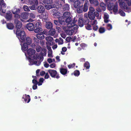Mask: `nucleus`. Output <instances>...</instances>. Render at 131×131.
<instances>
[{"mask_svg":"<svg viewBox=\"0 0 131 131\" xmlns=\"http://www.w3.org/2000/svg\"><path fill=\"white\" fill-rule=\"evenodd\" d=\"M95 11V9L93 7H89L88 16L90 19H95V16L98 17L99 16V13Z\"/></svg>","mask_w":131,"mask_h":131,"instance_id":"obj_1","label":"nucleus"},{"mask_svg":"<svg viewBox=\"0 0 131 131\" xmlns=\"http://www.w3.org/2000/svg\"><path fill=\"white\" fill-rule=\"evenodd\" d=\"M35 50L32 48H29L27 50V53L28 55L29 59H30V58L34 59H37L38 58L39 56L38 54L35 55Z\"/></svg>","mask_w":131,"mask_h":131,"instance_id":"obj_2","label":"nucleus"},{"mask_svg":"<svg viewBox=\"0 0 131 131\" xmlns=\"http://www.w3.org/2000/svg\"><path fill=\"white\" fill-rule=\"evenodd\" d=\"M16 34L18 36V38H20L21 41L22 42H24L25 41L26 35L24 31L20 30H17Z\"/></svg>","mask_w":131,"mask_h":131,"instance_id":"obj_3","label":"nucleus"},{"mask_svg":"<svg viewBox=\"0 0 131 131\" xmlns=\"http://www.w3.org/2000/svg\"><path fill=\"white\" fill-rule=\"evenodd\" d=\"M118 5L117 4L110 3L108 5V9L109 10H113V12L114 13V14H116V13L118 12Z\"/></svg>","mask_w":131,"mask_h":131,"instance_id":"obj_4","label":"nucleus"},{"mask_svg":"<svg viewBox=\"0 0 131 131\" xmlns=\"http://www.w3.org/2000/svg\"><path fill=\"white\" fill-rule=\"evenodd\" d=\"M48 72L50 74V76L53 78H56L57 79H58L60 78V76L56 70L51 69H49L48 71Z\"/></svg>","mask_w":131,"mask_h":131,"instance_id":"obj_5","label":"nucleus"},{"mask_svg":"<svg viewBox=\"0 0 131 131\" xmlns=\"http://www.w3.org/2000/svg\"><path fill=\"white\" fill-rule=\"evenodd\" d=\"M41 22H37L35 25V28L34 32L36 33H39L42 31L41 28Z\"/></svg>","mask_w":131,"mask_h":131,"instance_id":"obj_6","label":"nucleus"},{"mask_svg":"<svg viewBox=\"0 0 131 131\" xmlns=\"http://www.w3.org/2000/svg\"><path fill=\"white\" fill-rule=\"evenodd\" d=\"M32 4L29 6V8L32 10H36L37 8V5L38 3V0H32Z\"/></svg>","mask_w":131,"mask_h":131,"instance_id":"obj_7","label":"nucleus"},{"mask_svg":"<svg viewBox=\"0 0 131 131\" xmlns=\"http://www.w3.org/2000/svg\"><path fill=\"white\" fill-rule=\"evenodd\" d=\"M76 22L75 21H73L72 23L69 24L68 25V27L70 28H71V29L73 30L74 32L77 31L78 28V26L75 24Z\"/></svg>","mask_w":131,"mask_h":131,"instance_id":"obj_8","label":"nucleus"},{"mask_svg":"<svg viewBox=\"0 0 131 131\" xmlns=\"http://www.w3.org/2000/svg\"><path fill=\"white\" fill-rule=\"evenodd\" d=\"M59 21L60 27H63V29L64 30V27L63 26L66 24L65 18L63 17H60L58 19Z\"/></svg>","mask_w":131,"mask_h":131,"instance_id":"obj_9","label":"nucleus"},{"mask_svg":"<svg viewBox=\"0 0 131 131\" xmlns=\"http://www.w3.org/2000/svg\"><path fill=\"white\" fill-rule=\"evenodd\" d=\"M14 22L15 24V27L17 30H20L19 29L21 28L23 25L22 23L16 19H14Z\"/></svg>","mask_w":131,"mask_h":131,"instance_id":"obj_10","label":"nucleus"},{"mask_svg":"<svg viewBox=\"0 0 131 131\" xmlns=\"http://www.w3.org/2000/svg\"><path fill=\"white\" fill-rule=\"evenodd\" d=\"M26 28L29 31H32L34 30L35 25L32 23H30L27 24Z\"/></svg>","mask_w":131,"mask_h":131,"instance_id":"obj_11","label":"nucleus"},{"mask_svg":"<svg viewBox=\"0 0 131 131\" xmlns=\"http://www.w3.org/2000/svg\"><path fill=\"white\" fill-rule=\"evenodd\" d=\"M89 4V1L88 0L85 1L83 8V12H85L88 10V5Z\"/></svg>","mask_w":131,"mask_h":131,"instance_id":"obj_12","label":"nucleus"},{"mask_svg":"<svg viewBox=\"0 0 131 131\" xmlns=\"http://www.w3.org/2000/svg\"><path fill=\"white\" fill-rule=\"evenodd\" d=\"M37 9V11L39 13H42L44 12L45 10L44 7L41 5H40L38 6Z\"/></svg>","mask_w":131,"mask_h":131,"instance_id":"obj_13","label":"nucleus"},{"mask_svg":"<svg viewBox=\"0 0 131 131\" xmlns=\"http://www.w3.org/2000/svg\"><path fill=\"white\" fill-rule=\"evenodd\" d=\"M12 17V14L10 11L6 13L5 16V18L7 21L11 20Z\"/></svg>","mask_w":131,"mask_h":131,"instance_id":"obj_14","label":"nucleus"},{"mask_svg":"<svg viewBox=\"0 0 131 131\" xmlns=\"http://www.w3.org/2000/svg\"><path fill=\"white\" fill-rule=\"evenodd\" d=\"M40 16L45 20H47L48 17V13L47 12H45L41 14Z\"/></svg>","mask_w":131,"mask_h":131,"instance_id":"obj_15","label":"nucleus"},{"mask_svg":"<svg viewBox=\"0 0 131 131\" xmlns=\"http://www.w3.org/2000/svg\"><path fill=\"white\" fill-rule=\"evenodd\" d=\"M6 5L4 0H0V11H1L2 9V7L5 8Z\"/></svg>","mask_w":131,"mask_h":131,"instance_id":"obj_16","label":"nucleus"},{"mask_svg":"<svg viewBox=\"0 0 131 131\" xmlns=\"http://www.w3.org/2000/svg\"><path fill=\"white\" fill-rule=\"evenodd\" d=\"M65 31L67 35L70 36L73 35L74 32V31L71 29L70 28H68L67 29H66Z\"/></svg>","mask_w":131,"mask_h":131,"instance_id":"obj_17","label":"nucleus"},{"mask_svg":"<svg viewBox=\"0 0 131 131\" xmlns=\"http://www.w3.org/2000/svg\"><path fill=\"white\" fill-rule=\"evenodd\" d=\"M46 28L48 29H50L53 27L52 24L50 22H46L45 25Z\"/></svg>","mask_w":131,"mask_h":131,"instance_id":"obj_18","label":"nucleus"},{"mask_svg":"<svg viewBox=\"0 0 131 131\" xmlns=\"http://www.w3.org/2000/svg\"><path fill=\"white\" fill-rule=\"evenodd\" d=\"M64 0H60L57 2V6H58V7H62L65 3Z\"/></svg>","mask_w":131,"mask_h":131,"instance_id":"obj_19","label":"nucleus"},{"mask_svg":"<svg viewBox=\"0 0 131 131\" xmlns=\"http://www.w3.org/2000/svg\"><path fill=\"white\" fill-rule=\"evenodd\" d=\"M6 26L7 28L9 30L13 29L14 27V25L12 23H7Z\"/></svg>","mask_w":131,"mask_h":131,"instance_id":"obj_20","label":"nucleus"},{"mask_svg":"<svg viewBox=\"0 0 131 131\" xmlns=\"http://www.w3.org/2000/svg\"><path fill=\"white\" fill-rule=\"evenodd\" d=\"M73 2H74L73 4L74 7L76 9L80 6L81 4H83L81 3L79 1H74Z\"/></svg>","mask_w":131,"mask_h":131,"instance_id":"obj_21","label":"nucleus"},{"mask_svg":"<svg viewBox=\"0 0 131 131\" xmlns=\"http://www.w3.org/2000/svg\"><path fill=\"white\" fill-rule=\"evenodd\" d=\"M83 4H81L80 6L76 8L77 12L79 14L82 13L83 12Z\"/></svg>","mask_w":131,"mask_h":131,"instance_id":"obj_22","label":"nucleus"},{"mask_svg":"<svg viewBox=\"0 0 131 131\" xmlns=\"http://www.w3.org/2000/svg\"><path fill=\"white\" fill-rule=\"evenodd\" d=\"M29 16V14L27 13L24 12L22 13L20 16L21 18L24 19H27Z\"/></svg>","mask_w":131,"mask_h":131,"instance_id":"obj_23","label":"nucleus"},{"mask_svg":"<svg viewBox=\"0 0 131 131\" xmlns=\"http://www.w3.org/2000/svg\"><path fill=\"white\" fill-rule=\"evenodd\" d=\"M86 16H85V15H84V17L83 19V22L84 25H85L89 23V20L87 16V14H86Z\"/></svg>","mask_w":131,"mask_h":131,"instance_id":"obj_24","label":"nucleus"},{"mask_svg":"<svg viewBox=\"0 0 131 131\" xmlns=\"http://www.w3.org/2000/svg\"><path fill=\"white\" fill-rule=\"evenodd\" d=\"M55 0H43V3L45 4H51Z\"/></svg>","mask_w":131,"mask_h":131,"instance_id":"obj_25","label":"nucleus"},{"mask_svg":"<svg viewBox=\"0 0 131 131\" xmlns=\"http://www.w3.org/2000/svg\"><path fill=\"white\" fill-rule=\"evenodd\" d=\"M25 98L24 96L22 97V99H24V101L26 102L27 101V100L28 99V101L27 102V103H28L30 101V96L29 95H27L25 94Z\"/></svg>","mask_w":131,"mask_h":131,"instance_id":"obj_26","label":"nucleus"},{"mask_svg":"<svg viewBox=\"0 0 131 131\" xmlns=\"http://www.w3.org/2000/svg\"><path fill=\"white\" fill-rule=\"evenodd\" d=\"M62 8L63 11H68L70 8L69 5L67 4H64L62 6Z\"/></svg>","mask_w":131,"mask_h":131,"instance_id":"obj_27","label":"nucleus"},{"mask_svg":"<svg viewBox=\"0 0 131 131\" xmlns=\"http://www.w3.org/2000/svg\"><path fill=\"white\" fill-rule=\"evenodd\" d=\"M32 42V40L29 37H27L26 38L25 43L29 45L31 44Z\"/></svg>","mask_w":131,"mask_h":131,"instance_id":"obj_28","label":"nucleus"},{"mask_svg":"<svg viewBox=\"0 0 131 131\" xmlns=\"http://www.w3.org/2000/svg\"><path fill=\"white\" fill-rule=\"evenodd\" d=\"M78 24L79 26L80 27H82L84 25L83 22V19L82 18H79L78 21Z\"/></svg>","mask_w":131,"mask_h":131,"instance_id":"obj_29","label":"nucleus"},{"mask_svg":"<svg viewBox=\"0 0 131 131\" xmlns=\"http://www.w3.org/2000/svg\"><path fill=\"white\" fill-rule=\"evenodd\" d=\"M28 45L26 43H24L23 45L21 46V49L23 51H25L27 50L28 48Z\"/></svg>","mask_w":131,"mask_h":131,"instance_id":"obj_30","label":"nucleus"},{"mask_svg":"<svg viewBox=\"0 0 131 131\" xmlns=\"http://www.w3.org/2000/svg\"><path fill=\"white\" fill-rule=\"evenodd\" d=\"M60 73L63 75L66 74L68 72L67 70V69L62 68H60Z\"/></svg>","mask_w":131,"mask_h":131,"instance_id":"obj_31","label":"nucleus"},{"mask_svg":"<svg viewBox=\"0 0 131 131\" xmlns=\"http://www.w3.org/2000/svg\"><path fill=\"white\" fill-rule=\"evenodd\" d=\"M66 23H68V26L69 24H71L73 22V21H72V19L70 17H68L67 18H65Z\"/></svg>","mask_w":131,"mask_h":131,"instance_id":"obj_32","label":"nucleus"},{"mask_svg":"<svg viewBox=\"0 0 131 131\" xmlns=\"http://www.w3.org/2000/svg\"><path fill=\"white\" fill-rule=\"evenodd\" d=\"M49 31V34L50 36H53L56 33V31L55 29L53 28L51 29Z\"/></svg>","mask_w":131,"mask_h":131,"instance_id":"obj_33","label":"nucleus"},{"mask_svg":"<svg viewBox=\"0 0 131 131\" xmlns=\"http://www.w3.org/2000/svg\"><path fill=\"white\" fill-rule=\"evenodd\" d=\"M52 15L54 18H59L61 17V15L60 13L58 12L53 14Z\"/></svg>","mask_w":131,"mask_h":131,"instance_id":"obj_34","label":"nucleus"},{"mask_svg":"<svg viewBox=\"0 0 131 131\" xmlns=\"http://www.w3.org/2000/svg\"><path fill=\"white\" fill-rule=\"evenodd\" d=\"M38 33L36 35V37L39 39H42L44 38V36L43 34H42L41 32Z\"/></svg>","mask_w":131,"mask_h":131,"instance_id":"obj_35","label":"nucleus"},{"mask_svg":"<svg viewBox=\"0 0 131 131\" xmlns=\"http://www.w3.org/2000/svg\"><path fill=\"white\" fill-rule=\"evenodd\" d=\"M13 14H18L20 13V10L19 9H17L15 8L12 11Z\"/></svg>","mask_w":131,"mask_h":131,"instance_id":"obj_36","label":"nucleus"},{"mask_svg":"<svg viewBox=\"0 0 131 131\" xmlns=\"http://www.w3.org/2000/svg\"><path fill=\"white\" fill-rule=\"evenodd\" d=\"M100 6L102 8V9L103 11H105L106 9L105 4L103 2L101 3Z\"/></svg>","mask_w":131,"mask_h":131,"instance_id":"obj_37","label":"nucleus"},{"mask_svg":"<svg viewBox=\"0 0 131 131\" xmlns=\"http://www.w3.org/2000/svg\"><path fill=\"white\" fill-rule=\"evenodd\" d=\"M70 15V14L69 12H66L64 13L63 15V16L62 17H63L65 18H66L68 17H69Z\"/></svg>","mask_w":131,"mask_h":131,"instance_id":"obj_38","label":"nucleus"},{"mask_svg":"<svg viewBox=\"0 0 131 131\" xmlns=\"http://www.w3.org/2000/svg\"><path fill=\"white\" fill-rule=\"evenodd\" d=\"M119 5L120 6L123 7L124 9H128V7L127 5H125V3L123 2H120L119 3Z\"/></svg>","mask_w":131,"mask_h":131,"instance_id":"obj_39","label":"nucleus"},{"mask_svg":"<svg viewBox=\"0 0 131 131\" xmlns=\"http://www.w3.org/2000/svg\"><path fill=\"white\" fill-rule=\"evenodd\" d=\"M86 29L88 30H91L92 29V27L91 25L89 23L85 25Z\"/></svg>","mask_w":131,"mask_h":131,"instance_id":"obj_40","label":"nucleus"},{"mask_svg":"<svg viewBox=\"0 0 131 131\" xmlns=\"http://www.w3.org/2000/svg\"><path fill=\"white\" fill-rule=\"evenodd\" d=\"M47 50L45 48H43L41 50L40 54L42 56H44L46 53Z\"/></svg>","mask_w":131,"mask_h":131,"instance_id":"obj_41","label":"nucleus"},{"mask_svg":"<svg viewBox=\"0 0 131 131\" xmlns=\"http://www.w3.org/2000/svg\"><path fill=\"white\" fill-rule=\"evenodd\" d=\"M35 43L37 45H38L39 44V39L37 37H34L33 39Z\"/></svg>","mask_w":131,"mask_h":131,"instance_id":"obj_42","label":"nucleus"},{"mask_svg":"<svg viewBox=\"0 0 131 131\" xmlns=\"http://www.w3.org/2000/svg\"><path fill=\"white\" fill-rule=\"evenodd\" d=\"M31 58H30L29 60L30 64L31 65H32L34 64H36L37 63V62L36 61H34Z\"/></svg>","mask_w":131,"mask_h":131,"instance_id":"obj_43","label":"nucleus"},{"mask_svg":"<svg viewBox=\"0 0 131 131\" xmlns=\"http://www.w3.org/2000/svg\"><path fill=\"white\" fill-rule=\"evenodd\" d=\"M84 67L86 68V69H88L90 67V63L88 61L85 62L84 64Z\"/></svg>","mask_w":131,"mask_h":131,"instance_id":"obj_44","label":"nucleus"},{"mask_svg":"<svg viewBox=\"0 0 131 131\" xmlns=\"http://www.w3.org/2000/svg\"><path fill=\"white\" fill-rule=\"evenodd\" d=\"M118 13L122 16H124L125 15V13L121 9H119V10Z\"/></svg>","mask_w":131,"mask_h":131,"instance_id":"obj_45","label":"nucleus"},{"mask_svg":"<svg viewBox=\"0 0 131 131\" xmlns=\"http://www.w3.org/2000/svg\"><path fill=\"white\" fill-rule=\"evenodd\" d=\"M73 74L75 76H78L80 74L79 71L78 70H75L73 72Z\"/></svg>","mask_w":131,"mask_h":131,"instance_id":"obj_46","label":"nucleus"},{"mask_svg":"<svg viewBox=\"0 0 131 131\" xmlns=\"http://www.w3.org/2000/svg\"><path fill=\"white\" fill-rule=\"evenodd\" d=\"M91 4L95 6H96L99 5V3L97 0H95Z\"/></svg>","mask_w":131,"mask_h":131,"instance_id":"obj_47","label":"nucleus"},{"mask_svg":"<svg viewBox=\"0 0 131 131\" xmlns=\"http://www.w3.org/2000/svg\"><path fill=\"white\" fill-rule=\"evenodd\" d=\"M105 31V30L104 27H100L99 29V31L100 33H104Z\"/></svg>","mask_w":131,"mask_h":131,"instance_id":"obj_48","label":"nucleus"},{"mask_svg":"<svg viewBox=\"0 0 131 131\" xmlns=\"http://www.w3.org/2000/svg\"><path fill=\"white\" fill-rule=\"evenodd\" d=\"M91 20L90 21V24L92 26L95 25V24L97 23V21L96 20L94 19H91Z\"/></svg>","mask_w":131,"mask_h":131,"instance_id":"obj_49","label":"nucleus"},{"mask_svg":"<svg viewBox=\"0 0 131 131\" xmlns=\"http://www.w3.org/2000/svg\"><path fill=\"white\" fill-rule=\"evenodd\" d=\"M46 40L47 41L51 42L53 40V38L50 36L47 37L46 38Z\"/></svg>","mask_w":131,"mask_h":131,"instance_id":"obj_50","label":"nucleus"},{"mask_svg":"<svg viewBox=\"0 0 131 131\" xmlns=\"http://www.w3.org/2000/svg\"><path fill=\"white\" fill-rule=\"evenodd\" d=\"M53 21L55 25L56 26H60V24L59 23V20H53Z\"/></svg>","mask_w":131,"mask_h":131,"instance_id":"obj_51","label":"nucleus"},{"mask_svg":"<svg viewBox=\"0 0 131 131\" xmlns=\"http://www.w3.org/2000/svg\"><path fill=\"white\" fill-rule=\"evenodd\" d=\"M42 48L39 45H37L36 48V50L37 52H39L40 51H41Z\"/></svg>","mask_w":131,"mask_h":131,"instance_id":"obj_52","label":"nucleus"},{"mask_svg":"<svg viewBox=\"0 0 131 131\" xmlns=\"http://www.w3.org/2000/svg\"><path fill=\"white\" fill-rule=\"evenodd\" d=\"M23 8L25 11L28 12L30 11L28 7L27 6H23Z\"/></svg>","mask_w":131,"mask_h":131,"instance_id":"obj_53","label":"nucleus"},{"mask_svg":"<svg viewBox=\"0 0 131 131\" xmlns=\"http://www.w3.org/2000/svg\"><path fill=\"white\" fill-rule=\"evenodd\" d=\"M45 7L48 10H49L53 8L52 6L51 5H45Z\"/></svg>","mask_w":131,"mask_h":131,"instance_id":"obj_54","label":"nucleus"},{"mask_svg":"<svg viewBox=\"0 0 131 131\" xmlns=\"http://www.w3.org/2000/svg\"><path fill=\"white\" fill-rule=\"evenodd\" d=\"M75 64L73 63L72 64H70L68 66V67L69 69L73 68L75 66Z\"/></svg>","mask_w":131,"mask_h":131,"instance_id":"obj_55","label":"nucleus"},{"mask_svg":"<svg viewBox=\"0 0 131 131\" xmlns=\"http://www.w3.org/2000/svg\"><path fill=\"white\" fill-rule=\"evenodd\" d=\"M107 28L108 30L111 29L112 28V25L111 24H108L107 25Z\"/></svg>","mask_w":131,"mask_h":131,"instance_id":"obj_56","label":"nucleus"},{"mask_svg":"<svg viewBox=\"0 0 131 131\" xmlns=\"http://www.w3.org/2000/svg\"><path fill=\"white\" fill-rule=\"evenodd\" d=\"M80 46L83 49H85L86 47V45L84 43H82L80 44Z\"/></svg>","mask_w":131,"mask_h":131,"instance_id":"obj_57","label":"nucleus"},{"mask_svg":"<svg viewBox=\"0 0 131 131\" xmlns=\"http://www.w3.org/2000/svg\"><path fill=\"white\" fill-rule=\"evenodd\" d=\"M93 29L95 31H96L98 29V27L97 26L95 25L93 26Z\"/></svg>","mask_w":131,"mask_h":131,"instance_id":"obj_58","label":"nucleus"},{"mask_svg":"<svg viewBox=\"0 0 131 131\" xmlns=\"http://www.w3.org/2000/svg\"><path fill=\"white\" fill-rule=\"evenodd\" d=\"M56 28L58 33H60L61 32V28L59 26H57L56 27Z\"/></svg>","mask_w":131,"mask_h":131,"instance_id":"obj_59","label":"nucleus"},{"mask_svg":"<svg viewBox=\"0 0 131 131\" xmlns=\"http://www.w3.org/2000/svg\"><path fill=\"white\" fill-rule=\"evenodd\" d=\"M63 43V39L61 38L60 37L59 38V43L60 45H61Z\"/></svg>","mask_w":131,"mask_h":131,"instance_id":"obj_60","label":"nucleus"},{"mask_svg":"<svg viewBox=\"0 0 131 131\" xmlns=\"http://www.w3.org/2000/svg\"><path fill=\"white\" fill-rule=\"evenodd\" d=\"M15 15L14 16V17L16 19H18L20 17V16L18 14H15Z\"/></svg>","mask_w":131,"mask_h":131,"instance_id":"obj_61","label":"nucleus"},{"mask_svg":"<svg viewBox=\"0 0 131 131\" xmlns=\"http://www.w3.org/2000/svg\"><path fill=\"white\" fill-rule=\"evenodd\" d=\"M32 83L35 85H37L38 83V82L37 80L36 79H34L32 80Z\"/></svg>","mask_w":131,"mask_h":131,"instance_id":"obj_62","label":"nucleus"},{"mask_svg":"<svg viewBox=\"0 0 131 131\" xmlns=\"http://www.w3.org/2000/svg\"><path fill=\"white\" fill-rule=\"evenodd\" d=\"M45 74L44 77V78L45 79H48V78H49V75L48 73H46Z\"/></svg>","mask_w":131,"mask_h":131,"instance_id":"obj_63","label":"nucleus"},{"mask_svg":"<svg viewBox=\"0 0 131 131\" xmlns=\"http://www.w3.org/2000/svg\"><path fill=\"white\" fill-rule=\"evenodd\" d=\"M51 68H53L56 67V64L54 63H52L50 65Z\"/></svg>","mask_w":131,"mask_h":131,"instance_id":"obj_64","label":"nucleus"}]
</instances>
